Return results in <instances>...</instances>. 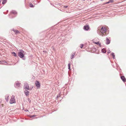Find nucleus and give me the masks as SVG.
I'll use <instances>...</instances> for the list:
<instances>
[{"label": "nucleus", "mask_w": 126, "mask_h": 126, "mask_svg": "<svg viewBox=\"0 0 126 126\" xmlns=\"http://www.w3.org/2000/svg\"><path fill=\"white\" fill-rule=\"evenodd\" d=\"M106 31V28L104 27H103L101 29L99 32H98V34L102 36H103L105 35V33Z\"/></svg>", "instance_id": "obj_1"}, {"label": "nucleus", "mask_w": 126, "mask_h": 126, "mask_svg": "<svg viewBox=\"0 0 126 126\" xmlns=\"http://www.w3.org/2000/svg\"><path fill=\"white\" fill-rule=\"evenodd\" d=\"M19 52H18V55L20 58H23L24 57L25 54V52L22 50L20 49L19 50Z\"/></svg>", "instance_id": "obj_2"}, {"label": "nucleus", "mask_w": 126, "mask_h": 126, "mask_svg": "<svg viewBox=\"0 0 126 126\" xmlns=\"http://www.w3.org/2000/svg\"><path fill=\"white\" fill-rule=\"evenodd\" d=\"M15 101L14 99V95H12L10 100V104H12L15 103Z\"/></svg>", "instance_id": "obj_3"}, {"label": "nucleus", "mask_w": 126, "mask_h": 126, "mask_svg": "<svg viewBox=\"0 0 126 126\" xmlns=\"http://www.w3.org/2000/svg\"><path fill=\"white\" fill-rule=\"evenodd\" d=\"M24 84V89L26 90H29L30 88L28 84L26 82H25Z\"/></svg>", "instance_id": "obj_4"}, {"label": "nucleus", "mask_w": 126, "mask_h": 126, "mask_svg": "<svg viewBox=\"0 0 126 126\" xmlns=\"http://www.w3.org/2000/svg\"><path fill=\"white\" fill-rule=\"evenodd\" d=\"M35 84L36 86L38 88L40 87V84L38 81H36L35 82Z\"/></svg>", "instance_id": "obj_5"}, {"label": "nucleus", "mask_w": 126, "mask_h": 126, "mask_svg": "<svg viewBox=\"0 0 126 126\" xmlns=\"http://www.w3.org/2000/svg\"><path fill=\"white\" fill-rule=\"evenodd\" d=\"M20 83H19L18 82H17L16 83V88H19L20 87Z\"/></svg>", "instance_id": "obj_6"}, {"label": "nucleus", "mask_w": 126, "mask_h": 126, "mask_svg": "<svg viewBox=\"0 0 126 126\" xmlns=\"http://www.w3.org/2000/svg\"><path fill=\"white\" fill-rule=\"evenodd\" d=\"M12 30L16 34L20 33L17 30H16L14 29H13Z\"/></svg>", "instance_id": "obj_7"}, {"label": "nucleus", "mask_w": 126, "mask_h": 126, "mask_svg": "<svg viewBox=\"0 0 126 126\" xmlns=\"http://www.w3.org/2000/svg\"><path fill=\"white\" fill-rule=\"evenodd\" d=\"M89 28V27L88 25L85 26L84 27V29L85 30L87 31Z\"/></svg>", "instance_id": "obj_8"}, {"label": "nucleus", "mask_w": 126, "mask_h": 126, "mask_svg": "<svg viewBox=\"0 0 126 126\" xmlns=\"http://www.w3.org/2000/svg\"><path fill=\"white\" fill-rule=\"evenodd\" d=\"M121 79L124 82H125L126 81V79L124 76H121Z\"/></svg>", "instance_id": "obj_9"}, {"label": "nucleus", "mask_w": 126, "mask_h": 126, "mask_svg": "<svg viewBox=\"0 0 126 126\" xmlns=\"http://www.w3.org/2000/svg\"><path fill=\"white\" fill-rule=\"evenodd\" d=\"M24 93L26 96H28L29 94V92L26 90L24 91Z\"/></svg>", "instance_id": "obj_10"}, {"label": "nucleus", "mask_w": 126, "mask_h": 126, "mask_svg": "<svg viewBox=\"0 0 126 126\" xmlns=\"http://www.w3.org/2000/svg\"><path fill=\"white\" fill-rule=\"evenodd\" d=\"M110 41L109 39L107 38H106V44H108L110 43Z\"/></svg>", "instance_id": "obj_11"}, {"label": "nucleus", "mask_w": 126, "mask_h": 126, "mask_svg": "<svg viewBox=\"0 0 126 126\" xmlns=\"http://www.w3.org/2000/svg\"><path fill=\"white\" fill-rule=\"evenodd\" d=\"M13 14L15 15L17 14V12L15 11H11V14Z\"/></svg>", "instance_id": "obj_12"}, {"label": "nucleus", "mask_w": 126, "mask_h": 126, "mask_svg": "<svg viewBox=\"0 0 126 126\" xmlns=\"http://www.w3.org/2000/svg\"><path fill=\"white\" fill-rule=\"evenodd\" d=\"M75 52L73 53H72V55L71 56V59H72L73 58L74 56L75 55Z\"/></svg>", "instance_id": "obj_13"}, {"label": "nucleus", "mask_w": 126, "mask_h": 126, "mask_svg": "<svg viewBox=\"0 0 126 126\" xmlns=\"http://www.w3.org/2000/svg\"><path fill=\"white\" fill-rule=\"evenodd\" d=\"M102 52L104 53H105L106 52V50L105 49L103 48L102 50Z\"/></svg>", "instance_id": "obj_14"}, {"label": "nucleus", "mask_w": 126, "mask_h": 126, "mask_svg": "<svg viewBox=\"0 0 126 126\" xmlns=\"http://www.w3.org/2000/svg\"><path fill=\"white\" fill-rule=\"evenodd\" d=\"M3 1L2 2V4H5L7 2V0H3Z\"/></svg>", "instance_id": "obj_15"}, {"label": "nucleus", "mask_w": 126, "mask_h": 126, "mask_svg": "<svg viewBox=\"0 0 126 126\" xmlns=\"http://www.w3.org/2000/svg\"><path fill=\"white\" fill-rule=\"evenodd\" d=\"M113 1V0H110L109 1L107 2L106 3V4H107L109 3H110V2H112Z\"/></svg>", "instance_id": "obj_16"}, {"label": "nucleus", "mask_w": 126, "mask_h": 126, "mask_svg": "<svg viewBox=\"0 0 126 126\" xmlns=\"http://www.w3.org/2000/svg\"><path fill=\"white\" fill-rule=\"evenodd\" d=\"M111 55L113 57V59L115 58V55H114V53H112L111 54Z\"/></svg>", "instance_id": "obj_17"}, {"label": "nucleus", "mask_w": 126, "mask_h": 126, "mask_svg": "<svg viewBox=\"0 0 126 126\" xmlns=\"http://www.w3.org/2000/svg\"><path fill=\"white\" fill-rule=\"evenodd\" d=\"M68 69L70 70V63L68 64Z\"/></svg>", "instance_id": "obj_18"}, {"label": "nucleus", "mask_w": 126, "mask_h": 126, "mask_svg": "<svg viewBox=\"0 0 126 126\" xmlns=\"http://www.w3.org/2000/svg\"><path fill=\"white\" fill-rule=\"evenodd\" d=\"M94 43L95 44H96L97 45H99L100 46V45H101V44H100V43H99V42H95Z\"/></svg>", "instance_id": "obj_19"}, {"label": "nucleus", "mask_w": 126, "mask_h": 126, "mask_svg": "<svg viewBox=\"0 0 126 126\" xmlns=\"http://www.w3.org/2000/svg\"><path fill=\"white\" fill-rule=\"evenodd\" d=\"M12 53L13 55L15 57L16 56V53L14 52H12Z\"/></svg>", "instance_id": "obj_20"}, {"label": "nucleus", "mask_w": 126, "mask_h": 126, "mask_svg": "<svg viewBox=\"0 0 126 126\" xmlns=\"http://www.w3.org/2000/svg\"><path fill=\"white\" fill-rule=\"evenodd\" d=\"M29 6L31 7H33V5L31 3L30 4Z\"/></svg>", "instance_id": "obj_21"}, {"label": "nucleus", "mask_w": 126, "mask_h": 126, "mask_svg": "<svg viewBox=\"0 0 126 126\" xmlns=\"http://www.w3.org/2000/svg\"><path fill=\"white\" fill-rule=\"evenodd\" d=\"M83 44H81L80 45V47L81 48H82V47L83 46Z\"/></svg>", "instance_id": "obj_22"}, {"label": "nucleus", "mask_w": 126, "mask_h": 126, "mask_svg": "<svg viewBox=\"0 0 126 126\" xmlns=\"http://www.w3.org/2000/svg\"><path fill=\"white\" fill-rule=\"evenodd\" d=\"M67 7H68V6H64V8H67Z\"/></svg>", "instance_id": "obj_23"}, {"label": "nucleus", "mask_w": 126, "mask_h": 126, "mask_svg": "<svg viewBox=\"0 0 126 126\" xmlns=\"http://www.w3.org/2000/svg\"><path fill=\"white\" fill-rule=\"evenodd\" d=\"M5 99H6V100L7 101H8V97H7V98H5Z\"/></svg>", "instance_id": "obj_24"}, {"label": "nucleus", "mask_w": 126, "mask_h": 126, "mask_svg": "<svg viewBox=\"0 0 126 126\" xmlns=\"http://www.w3.org/2000/svg\"><path fill=\"white\" fill-rule=\"evenodd\" d=\"M111 52L110 51V50H109V51H108V52H107V53L108 54H109V53H110Z\"/></svg>", "instance_id": "obj_25"}, {"label": "nucleus", "mask_w": 126, "mask_h": 126, "mask_svg": "<svg viewBox=\"0 0 126 126\" xmlns=\"http://www.w3.org/2000/svg\"><path fill=\"white\" fill-rule=\"evenodd\" d=\"M43 52H44L45 53H47V52L46 51H43Z\"/></svg>", "instance_id": "obj_26"}, {"label": "nucleus", "mask_w": 126, "mask_h": 126, "mask_svg": "<svg viewBox=\"0 0 126 126\" xmlns=\"http://www.w3.org/2000/svg\"><path fill=\"white\" fill-rule=\"evenodd\" d=\"M5 63H6V64H5V65H6V64H7L6 62H5Z\"/></svg>", "instance_id": "obj_27"}, {"label": "nucleus", "mask_w": 126, "mask_h": 126, "mask_svg": "<svg viewBox=\"0 0 126 126\" xmlns=\"http://www.w3.org/2000/svg\"><path fill=\"white\" fill-rule=\"evenodd\" d=\"M34 115H32V117H34Z\"/></svg>", "instance_id": "obj_28"}, {"label": "nucleus", "mask_w": 126, "mask_h": 126, "mask_svg": "<svg viewBox=\"0 0 126 126\" xmlns=\"http://www.w3.org/2000/svg\"><path fill=\"white\" fill-rule=\"evenodd\" d=\"M60 96H58V95H57V97H59Z\"/></svg>", "instance_id": "obj_29"}, {"label": "nucleus", "mask_w": 126, "mask_h": 126, "mask_svg": "<svg viewBox=\"0 0 126 126\" xmlns=\"http://www.w3.org/2000/svg\"><path fill=\"white\" fill-rule=\"evenodd\" d=\"M25 111H28V110H25Z\"/></svg>", "instance_id": "obj_30"}, {"label": "nucleus", "mask_w": 126, "mask_h": 126, "mask_svg": "<svg viewBox=\"0 0 126 126\" xmlns=\"http://www.w3.org/2000/svg\"><path fill=\"white\" fill-rule=\"evenodd\" d=\"M1 0H0V3H1Z\"/></svg>", "instance_id": "obj_31"}, {"label": "nucleus", "mask_w": 126, "mask_h": 126, "mask_svg": "<svg viewBox=\"0 0 126 126\" xmlns=\"http://www.w3.org/2000/svg\"><path fill=\"white\" fill-rule=\"evenodd\" d=\"M2 63V64H4V63Z\"/></svg>", "instance_id": "obj_32"}, {"label": "nucleus", "mask_w": 126, "mask_h": 126, "mask_svg": "<svg viewBox=\"0 0 126 126\" xmlns=\"http://www.w3.org/2000/svg\"><path fill=\"white\" fill-rule=\"evenodd\" d=\"M9 95H8V97H9Z\"/></svg>", "instance_id": "obj_33"}, {"label": "nucleus", "mask_w": 126, "mask_h": 126, "mask_svg": "<svg viewBox=\"0 0 126 126\" xmlns=\"http://www.w3.org/2000/svg\"><path fill=\"white\" fill-rule=\"evenodd\" d=\"M0 102H1V101H0Z\"/></svg>", "instance_id": "obj_34"}]
</instances>
